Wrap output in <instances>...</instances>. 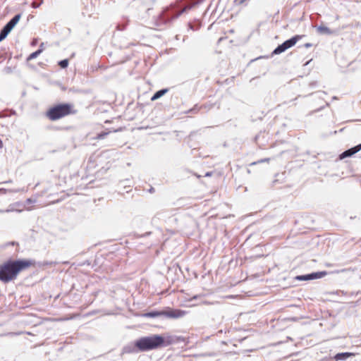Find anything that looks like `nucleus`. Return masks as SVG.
Here are the masks:
<instances>
[{"mask_svg": "<svg viewBox=\"0 0 361 361\" xmlns=\"http://www.w3.org/2000/svg\"><path fill=\"white\" fill-rule=\"evenodd\" d=\"M295 279L298 280V281H308V280H311V275H310V274H305V275L297 276L295 277Z\"/></svg>", "mask_w": 361, "mask_h": 361, "instance_id": "nucleus-16", "label": "nucleus"}, {"mask_svg": "<svg viewBox=\"0 0 361 361\" xmlns=\"http://www.w3.org/2000/svg\"><path fill=\"white\" fill-rule=\"evenodd\" d=\"M206 176H210V174H209V173H207L206 174Z\"/></svg>", "mask_w": 361, "mask_h": 361, "instance_id": "nucleus-27", "label": "nucleus"}, {"mask_svg": "<svg viewBox=\"0 0 361 361\" xmlns=\"http://www.w3.org/2000/svg\"><path fill=\"white\" fill-rule=\"evenodd\" d=\"M204 1V0H197V1H195L191 4L187 5L181 11H180L175 16H173L172 17V19L174 20V19L179 18L180 16V15H182L183 13L186 12L188 10L192 9L195 6L202 4Z\"/></svg>", "mask_w": 361, "mask_h": 361, "instance_id": "nucleus-8", "label": "nucleus"}, {"mask_svg": "<svg viewBox=\"0 0 361 361\" xmlns=\"http://www.w3.org/2000/svg\"><path fill=\"white\" fill-rule=\"evenodd\" d=\"M168 92L167 89H162L159 91H157L151 98L152 101H155L162 97L165 93Z\"/></svg>", "mask_w": 361, "mask_h": 361, "instance_id": "nucleus-12", "label": "nucleus"}, {"mask_svg": "<svg viewBox=\"0 0 361 361\" xmlns=\"http://www.w3.org/2000/svg\"><path fill=\"white\" fill-rule=\"evenodd\" d=\"M23 191L21 189H5V188H0V195H4L7 192H18Z\"/></svg>", "mask_w": 361, "mask_h": 361, "instance_id": "nucleus-15", "label": "nucleus"}, {"mask_svg": "<svg viewBox=\"0 0 361 361\" xmlns=\"http://www.w3.org/2000/svg\"><path fill=\"white\" fill-rule=\"evenodd\" d=\"M360 150H361V144H359L355 146L354 147L345 150V152L340 154L339 158L340 159H343L346 157H350L352 155L355 154V153L358 152Z\"/></svg>", "mask_w": 361, "mask_h": 361, "instance_id": "nucleus-6", "label": "nucleus"}, {"mask_svg": "<svg viewBox=\"0 0 361 361\" xmlns=\"http://www.w3.org/2000/svg\"><path fill=\"white\" fill-rule=\"evenodd\" d=\"M43 4V0H41L40 2L38 4V3H36V2H32V7L34 8H39L42 4Z\"/></svg>", "mask_w": 361, "mask_h": 361, "instance_id": "nucleus-21", "label": "nucleus"}, {"mask_svg": "<svg viewBox=\"0 0 361 361\" xmlns=\"http://www.w3.org/2000/svg\"><path fill=\"white\" fill-rule=\"evenodd\" d=\"M76 113L70 104H60L51 107L46 113V116L51 121H57L63 117Z\"/></svg>", "mask_w": 361, "mask_h": 361, "instance_id": "nucleus-3", "label": "nucleus"}, {"mask_svg": "<svg viewBox=\"0 0 361 361\" xmlns=\"http://www.w3.org/2000/svg\"><path fill=\"white\" fill-rule=\"evenodd\" d=\"M35 202H36L35 200H32L31 198H28L26 200V203H27V204L35 203Z\"/></svg>", "mask_w": 361, "mask_h": 361, "instance_id": "nucleus-22", "label": "nucleus"}, {"mask_svg": "<svg viewBox=\"0 0 361 361\" xmlns=\"http://www.w3.org/2000/svg\"><path fill=\"white\" fill-rule=\"evenodd\" d=\"M31 262L24 259L8 260L0 265V281L8 283L16 279L18 274L30 267Z\"/></svg>", "mask_w": 361, "mask_h": 361, "instance_id": "nucleus-1", "label": "nucleus"}, {"mask_svg": "<svg viewBox=\"0 0 361 361\" xmlns=\"http://www.w3.org/2000/svg\"><path fill=\"white\" fill-rule=\"evenodd\" d=\"M149 192H153L154 191V189L153 188H151L149 190Z\"/></svg>", "mask_w": 361, "mask_h": 361, "instance_id": "nucleus-25", "label": "nucleus"}, {"mask_svg": "<svg viewBox=\"0 0 361 361\" xmlns=\"http://www.w3.org/2000/svg\"><path fill=\"white\" fill-rule=\"evenodd\" d=\"M8 35V32L2 29L0 32V42L4 39L7 35Z\"/></svg>", "mask_w": 361, "mask_h": 361, "instance_id": "nucleus-19", "label": "nucleus"}, {"mask_svg": "<svg viewBox=\"0 0 361 361\" xmlns=\"http://www.w3.org/2000/svg\"><path fill=\"white\" fill-rule=\"evenodd\" d=\"M11 180H8V181H5L4 183H10Z\"/></svg>", "mask_w": 361, "mask_h": 361, "instance_id": "nucleus-26", "label": "nucleus"}, {"mask_svg": "<svg viewBox=\"0 0 361 361\" xmlns=\"http://www.w3.org/2000/svg\"><path fill=\"white\" fill-rule=\"evenodd\" d=\"M302 37V35H295L290 39L285 41L281 44L279 45L272 52V54H280L283 52H284L288 49L293 47L297 42H298L300 39H301Z\"/></svg>", "mask_w": 361, "mask_h": 361, "instance_id": "nucleus-5", "label": "nucleus"}, {"mask_svg": "<svg viewBox=\"0 0 361 361\" xmlns=\"http://www.w3.org/2000/svg\"><path fill=\"white\" fill-rule=\"evenodd\" d=\"M109 133V132H105V133H99L97 134L96 138L98 139V140H102L104 139Z\"/></svg>", "mask_w": 361, "mask_h": 361, "instance_id": "nucleus-20", "label": "nucleus"}, {"mask_svg": "<svg viewBox=\"0 0 361 361\" xmlns=\"http://www.w3.org/2000/svg\"><path fill=\"white\" fill-rule=\"evenodd\" d=\"M21 17L20 14L16 15L12 19H11L6 25L3 27L4 30L8 33L12 30L15 25L18 23Z\"/></svg>", "mask_w": 361, "mask_h": 361, "instance_id": "nucleus-7", "label": "nucleus"}, {"mask_svg": "<svg viewBox=\"0 0 361 361\" xmlns=\"http://www.w3.org/2000/svg\"><path fill=\"white\" fill-rule=\"evenodd\" d=\"M305 46L306 47H310L312 46V44H310V43H307V44H305Z\"/></svg>", "mask_w": 361, "mask_h": 361, "instance_id": "nucleus-23", "label": "nucleus"}, {"mask_svg": "<svg viewBox=\"0 0 361 361\" xmlns=\"http://www.w3.org/2000/svg\"><path fill=\"white\" fill-rule=\"evenodd\" d=\"M16 205V206H19V205H20V203H19V202H16V203H15V204H11V205L9 206V207H8L7 209H6V210L0 209V213H4V212L8 213V212H15V211H16V212H21V210H18V209H16L14 208V207H15Z\"/></svg>", "mask_w": 361, "mask_h": 361, "instance_id": "nucleus-14", "label": "nucleus"}, {"mask_svg": "<svg viewBox=\"0 0 361 361\" xmlns=\"http://www.w3.org/2000/svg\"><path fill=\"white\" fill-rule=\"evenodd\" d=\"M186 314V312L182 310H170L169 311H152L145 313L143 316L145 317H158L164 316L169 318L178 319L184 317Z\"/></svg>", "mask_w": 361, "mask_h": 361, "instance_id": "nucleus-4", "label": "nucleus"}, {"mask_svg": "<svg viewBox=\"0 0 361 361\" xmlns=\"http://www.w3.org/2000/svg\"><path fill=\"white\" fill-rule=\"evenodd\" d=\"M164 342L161 336L152 335L140 338L135 341V346L142 352L149 351L158 348Z\"/></svg>", "mask_w": 361, "mask_h": 361, "instance_id": "nucleus-2", "label": "nucleus"}, {"mask_svg": "<svg viewBox=\"0 0 361 361\" xmlns=\"http://www.w3.org/2000/svg\"><path fill=\"white\" fill-rule=\"evenodd\" d=\"M204 296V295H195L192 298L189 299V301H192V300L200 299V302L199 304H200V305H214L215 304L214 302H210V301H207V300H202V298Z\"/></svg>", "mask_w": 361, "mask_h": 361, "instance_id": "nucleus-10", "label": "nucleus"}, {"mask_svg": "<svg viewBox=\"0 0 361 361\" xmlns=\"http://www.w3.org/2000/svg\"><path fill=\"white\" fill-rule=\"evenodd\" d=\"M354 354L352 353H348V352H345V353H337L335 356H334V359L336 360V361H339V360H345L347 358L351 357V356H353Z\"/></svg>", "mask_w": 361, "mask_h": 361, "instance_id": "nucleus-9", "label": "nucleus"}, {"mask_svg": "<svg viewBox=\"0 0 361 361\" xmlns=\"http://www.w3.org/2000/svg\"><path fill=\"white\" fill-rule=\"evenodd\" d=\"M317 30L321 34H325V35H328L333 34L332 30H331L328 27H326L324 25L317 26Z\"/></svg>", "mask_w": 361, "mask_h": 361, "instance_id": "nucleus-11", "label": "nucleus"}, {"mask_svg": "<svg viewBox=\"0 0 361 361\" xmlns=\"http://www.w3.org/2000/svg\"><path fill=\"white\" fill-rule=\"evenodd\" d=\"M326 274L325 272H314L310 274L311 275V280L315 279H319L322 276H324Z\"/></svg>", "mask_w": 361, "mask_h": 361, "instance_id": "nucleus-17", "label": "nucleus"}, {"mask_svg": "<svg viewBox=\"0 0 361 361\" xmlns=\"http://www.w3.org/2000/svg\"><path fill=\"white\" fill-rule=\"evenodd\" d=\"M42 46H43V44H41L40 48L39 49H37L35 52L30 54L29 56L27 57V61H30V60H32V59L37 58L42 52V50H43L42 48Z\"/></svg>", "mask_w": 361, "mask_h": 361, "instance_id": "nucleus-13", "label": "nucleus"}, {"mask_svg": "<svg viewBox=\"0 0 361 361\" xmlns=\"http://www.w3.org/2000/svg\"><path fill=\"white\" fill-rule=\"evenodd\" d=\"M269 159H262L261 161H259V162H264V161H268Z\"/></svg>", "mask_w": 361, "mask_h": 361, "instance_id": "nucleus-24", "label": "nucleus"}, {"mask_svg": "<svg viewBox=\"0 0 361 361\" xmlns=\"http://www.w3.org/2000/svg\"><path fill=\"white\" fill-rule=\"evenodd\" d=\"M59 65L62 68H65L68 66V59H63V60H61L59 62Z\"/></svg>", "mask_w": 361, "mask_h": 361, "instance_id": "nucleus-18", "label": "nucleus"}]
</instances>
